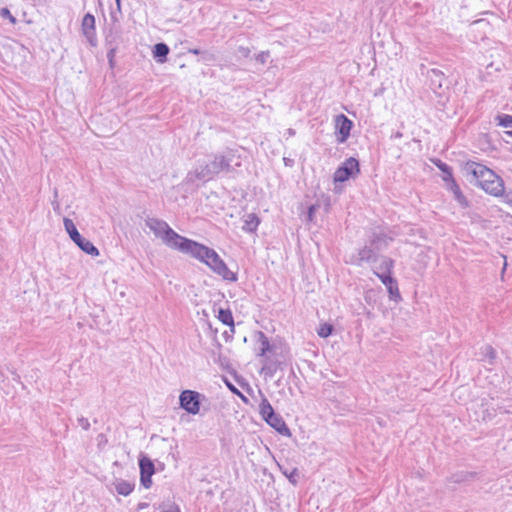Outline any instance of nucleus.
I'll list each match as a JSON object with an SVG mask.
<instances>
[{"mask_svg":"<svg viewBox=\"0 0 512 512\" xmlns=\"http://www.w3.org/2000/svg\"><path fill=\"white\" fill-rule=\"evenodd\" d=\"M360 173L361 170L358 159L349 157L338 166L333 174V181L335 184L343 183L351 178H356Z\"/></svg>","mask_w":512,"mask_h":512,"instance_id":"6","label":"nucleus"},{"mask_svg":"<svg viewBox=\"0 0 512 512\" xmlns=\"http://www.w3.org/2000/svg\"><path fill=\"white\" fill-rule=\"evenodd\" d=\"M260 224V218L255 213H250L246 216L242 229L247 233H253L257 230Z\"/></svg>","mask_w":512,"mask_h":512,"instance_id":"28","label":"nucleus"},{"mask_svg":"<svg viewBox=\"0 0 512 512\" xmlns=\"http://www.w3.org/2000/svg\"><path fill=\"white\" fill-rule=\"evenodd\" d=\"M325 206H326V211H328L329 207H330V199L329 198L326 199V205Z\"/></svg>","mask_w":512,"mask_h":512,"instance_id":"54","label":"nucleus"},{"mask_svg":"<svg viewBox=\"0 0 512 512\" xmlns=\"http://www.w3.org/2000/svg\"><path fill=\"white\" fill-rule=\"evenodd\" d=\"M239 51L240 53L244 56V57H248L249 56V53H250V49L247 48V47H239Z\"/></svg>","mask_w":512,"mask_h":512,"instance_id":"45","label":"nucleus"},{"mask_svg":"<svg viewBox=\"0 0 512 512\" xmlns=\"http://www.w3.org/2000/svg\"><path fill=\"white\" fill-rule=\"evenodd\" d=\"M446 187L449 191H451L454 195V199L459 203V205L463 208H467L469 206V201L462 193L458 183L454 179L452 182L446 184Z\"/></svg>","mask_w":512,"mask_h":512,"instance_id":"21","label":"nucleus"},{"mask_svg":"<svg viewBox=\"0 0 512 512\" xmlns=\"http://www.w3.org/2000/svg\"><path fill=\"white\" fill-rule=\"evenodd\" d=\"M499 197L502 198V201L509 205L512 208V190L506 191L505 187L503 186V193L499 195Z\"/></svg>","mask_w":512,"mask_h":512,"instance_id":"36","label":"nucleus"},{"mask_svg":"<svg viewBox=\"0 0 512 512\" xmlns=\"http://www.w3.org/2000/svg\"><path fill=\"white\" fill-rule=\"evenodd\" d=\"M379 260L381 263L378 267V275H390L393 274V269L395 266V260L388 256H380Z\"/></svg>","mask_w":512,"mask_h":512,"instance_id":"25","label":"nucleus"},{"mask_svg":"<svg viewBox=\"0 0 512 512\" xmlns=\"http://www.w3.org/2000/svg\"><path fill=\"white\" fill-rule=\"evenodd\" d=\"M115 55H116V48L115 47L110 48L109 51L107 52V59H108L109 66L111 68H114V66H115V61H114Z\"/></svg>","mask_w":512,"mask_h":512,"instance_id":"40","label":"nucleus"},{"mask_svg":"<svg viewBox=\"0 0 512 512\" xmlns=\"http://www.w3.org/2000/svg\"><path fill=\"white\" fill-rule=\"evenodd\" d=\"M121 0H115V4L119 6Z\"/></svg>","mask_w":512,"mask_h":512,"instance_id":"57","label":"nucleus"},{"mask_svg":"<svg viewBox=\"0 0 512 512\" xmlns=\"http://www.w3.org/2000/svg\"><path fill=\"white\" fill-rule=\"evenodd\" d=\"M148 506H149V504H148V503H146V502H140V503H138V505H137V510H138V511L144 510V509H146Z\"/></svg>","mask_w":512,"mask_h":512,"instance_id":"50","label":"nucleus"},{"mask_svg":"<svg viewBox=\"0 0 512 512\" xmlns=\"http://www.w3.org/2000/svg\"><path fill=\"white\" fill-rule=\"evenodd\" d=\"M427 80L429 88L437 96H442L444 94V84L447 82V79L441 70L436 68L428 70Z\"/></svg>","mask_w":512,"mask_h":512,"instance_id":"12","label":"nucleus"},{"mask_svg":"<svg viewBox=\"0 0 512 512\" xmlns=\"http://www.w3.org/2000/svg\"><path fill=\"white\" fill-rule=\"evenodd\" d=\"M233 334L234 333H231L230 330L229 331H225L223 333V337L225 338L226 341H229L233 338Z\"/></svg>","mask_w":512,"mask_h":512,"instance_id":"49","label":"nucleus"},{"mask_svg":"<svg viewBox=\"0 0 512 512\" xmlns=\"http://www.w3.org/2000/svg\"><path fill=\"white\" fill-rule=\"evenodd\" d=\"M63 224H64L65 231L67 232V234L69 235V237L72 241L79 238V236L81 234L77 230L72 219L64 217Z\"/></svg>","mask_w":512,"mask_h":512,"instance_id":"29","label":"nucleus"},{"mask_svg":"<svg viewBox=\"0 0 512 512\" xmlns=\"http://www.w3.org/2000/svg\"><path fill=\"white\" fill-rule=\"evenodd\" d=\"M84 253L96 257L99 256L100 252L98 248L88 239L84 238L82 235L79 236L78 239L73 241Z\"/></svg>","mask_w":512,"mask_h":512,"instance_id":"19","label":"nucleus"},{"mask_svg":"<svg viewBox=\"0 0 512 512\" xmlns=\"http://www.w3.org/2000/svg\"><path fill=\"white\" fill-rule=\"evenodd\" d=\"M122 14L121 3L116 5V8L110 11V25L105 29L106 41H109L111 37L119 36L122 33L120 25L119 15Z\"/></svg>","mask_w":512,"mask_h":512,"instance_id":"16","label":"nucleus"},{"mask_svg":"<svg viewBox=\"0 0 512 512\" xmlns=\"http://www.w3.org/2000/svg\"><path fill=\"white\" fill-rule=\"evenodd\" d=\"M145 224L153 231L156 237H160L165 245L171 249L182 251L189 238L175 232L169 224L159 218L148 217Z\"/></svg>","mask_w":512,"mask_h":512,"instance_id":"4","label":"nucleus"},{"mask_svg":"<svg viewBox=\"0 0 512 512\" xmlns=\"http://www.w3.org/2000/svg\"><path fill=\"white\" fill-rule=\"evenodd\" d=\"M463 170L467 175L472 176L470 183L475 181V185L479 186L487 194L499 197L503 193V179L487 166L468 160L464 163Z\"/></svg>","mask_w":512,"mask_h":512,"instance_id":"3","label":"nucleus"},{"mask_svg":"<svg viewBox=\"0 0 512 512\" xmlns=\"http://www.w3.org/2000/svg\"><path fill=\"white\" fill-rule=\"evenodd\" d=\"M169 47L166 43L160 42L153 46V58L158 63H165L167 61V56L169 54Z\"/></svg>","mask_w":512,"mask_h":512,"instance_id":"23","label":"nucleus"},{"mask_svg":"<svg viewBox=\"0 0 512 512\" xmlns=\"http://www.w3.org/2000/svg\"><path fill=\"white\" fill-rule=\"evenodd\" d=\"M227 386H228L229 390H230L233 394H235V395H237V394L240 392V391H239V390H238V389H237L233 384H231V383H229V382L227 383Z\"/></svg>","mask_w":512,"mask_h":512,"instance_id":"48","label":"nucleus"},{"mask_svg":"<svg viewBox=\"0 0 512 512\" xmlns=\"http://www.w3.org/2000/svg\"><path fill=\"white\" fill-rule=\"evenodd\" d=\"M431 162L442 172V180L446 184L452 182L455 179L453 176L452 167L449 166L447 163L443 162L439 158H432Z\"/></svg>","mask_w":512,"mask_h":512,"instance_id":"18","label":"nucleus"},{"mask_svg":"<svg viewBox=\"0 0 512 512\" xmlns=\"http://www.w3.org/2000/svg\"><path fill=\"white\" fill-rule=\"evenodd\" d=\"M96 20L93 14L86 13L82 19L81 31L92 47L97 46Z\"/></svg>","mask_w":512,"mask_h":512,"instance_id":"13","label":"nucleus"},{"mask_svg":"<svg viewBox=\"0 0 512 512\" xmlns=\"http://www.w3.org/2000/svg\"><path fill=\"white\" fill-rule=\"evenodd\" d=\"M258 336V342L261 344L260 352L258 353V356L264 357L268 354V350L270 349V341L266 334L262 331L257 332Z\"/></svg>","mask_w":512,"mask_h":512,"instance_id":"30","label":"nucleus"},{"mask_svg":"<svg viewBox=\"0 0 512 512\" xmlns=\"http://www.w3.org/2000/svg\"><path fill=\"white\" fill-rule=\"evenodd\" d=\"M51 204H52L54 212L56 214L60 215L61 207H60V203L58 201V190L57 189H54V199L52 200Z\"/></svg>","mask_w":512,"mask_h":512,"instance_id":"39","label":"nucleus"},{"mask_svg":"<svg viewBox=\"0 0 512 512\" xmlns=\"http://www.w3.org/2000/svg\"><path fill=\"white\" fill-rule=\"evenodd\" d=\"M262 358L263 366L260 373L263 374L265 378H272L277 370H282L285 365V357L282 352H280L279 355H266Z\"/></svg>","mask_w":512,"mask_h":512,"instance_id":"10","label":"nucleus"},{"mask_svg":"<svg viewBox=\"0 0 512 512\" xmlns=\"http://www.w3.org/2000/svg\"><path fill=\"white\" fill-rule=\"evenodd\" d=\"M366 316H367L368 318H372L374 315H373V313H372L371 311L367 310V311H366Z\"/></svg>","mask_w":512,"mask_h":512,"instance_id":"56","label":"nucleus"},{"mask_svg":"<svg viewBox=\"0 0 512 512\" xmlns=\"http://www.w3.org/2000/svg\"><path fill=\"white\" fill-rule=\"evenodd\" d=\"M482 408V419L484 421H491L497 416V409L495 407L489 406L485 400H482L481 403Z\"/></svg>","mask_w":512,"mask_h":512,"instance_id":"31","label":"nucleus"},{"mask_svg":"<svg viewBox=\"0 0 512 512\" xmlns=\"http://www.w3.org/2000/svg\"><path fill=\"white\" fill-rule=\"evenodd\" d=\"M0 17H2L3 19H7L13 25L17 23L16 17L12 15V13L7 7H3L0 9Z\"/></svg>","mask_w":512,"mask_h":512,"instance_id":"35","label":"nucleus"},{"mask_svg":"<svg viewBox=\"0 0 512 512\" xmlns=\"http://www.w3.org/2000/svg\"><path fill=\"white\" fill-rule=\"evenodd\" d=\"M157 510H159V512H181L179 506L176 505L175 503H172V504L162 503L157 507Z\"/></svg>","mask_w":512,"mask_h":512,"instance_id":"34","label":"nucleus"},{"mask_svg":"<svg viewBox=\"0 0 512 512\" xmlns=\"http://www.w3.org/2000/svg\"><path fill=\"white\" fill-rule=\"evenodd\" d=\"M77 422L85 431L90 429V423L87 418L81 416L77 419Z\"/></svg>","mask_w":512,"mask_h":512,"instance_id":"42","label":"nucleus"},{"mask_svg":"<svg viewBox=\"0 0 512 512\" xmlns=\"http://www.w3.org/2000/svg\"><path fill=\"white\" fill-rule=\"evenodd\" d=\"M268 353L271 354V356L279 355V353H277V345H276V343H271L270 342V349L268 350Z\"/></svg>","mask_w":512,"mask_h":512,"instance_id":"44","label":"nucleus"},{"mask_svg":"<svg viewBox=\"0 0 512 512\" xmlns=\"http://www.w3.org/2000/svg\"><path fill=\"white\" fill-rule=\"evenodd\" d=\"M237 396L240 397L243 402H245V403L248 402V398L245 395H243V393H241V391L237 394Z\"/></svg>","mask_w":512,"mask_h":512,"instance_id":"52","label":"nucleus"},{"mask_svg":"<svg viewBox=\"0 0 512 512\" xmlns=\"http://www.w3.org/2000/svg\"><path fill=\"white\" fill-rule=\"evenodd\" d=\"M181 252L207 265L224 281L236 282L238 280L237 274L228 268L219 254L202 243L188 239Z\"/></svg>","mask_w":512,"mask_h":512,"instance_id":"2","label":"nucleus"},{"mask_svg":"<svg viewBox=\"0 0 512 512\" xmlns=\"http://www.w3.org/2000/svg\"><path fill=\"white\" fill-rule=\"evenodd\" d=\"M504 135H506L508 137H512V130L505 131Z\"/></svg>","mask_w":512,"mask_h":512,"instance_id":"55","label":"nucleus"},{"mask_svg":"<svg viewBox=\"0 0 512 512\" xmlns=\"http://www.w3.org/2000/svg\"><path fill=\"white\" fill-rule=\"evenodd\" d=\"M295 133H296V132H295V130H294L293 128H289V129H287V131H286V134H287L289 137L294 136V135H295Z\"/></svg>","mask_w":512,"mask_h":512,"instance_id":"51","label":"nucleus"},{"mask_svg":"<svg viewBox=\"0 0 512 512\" xmlns=\"http://www.w3.org/2000/svg\"><path fill=\"white\" fill-rule=\"evenodd\" d=\"M392 241L393 237L388 236L386 233L373 232L367 243L379 255L380 252L386 250L389 247Z\"/></svg>","mask_w":512,"mask_h":512,"instance_id":"15","label":"nucleus"},{"mask_svg":"<svg viewBox=\"0 0 512 512\" xmlns=\"http://www.w3.org/2000/svg\"><path fill=\"white\" fill-rule=\"evenodd\" d=\"M335 136L338 144L345 143L350 137L354 123L345 114L335 116Z\"/></svg>","mask_w":512,"mask_h":512,"instance_id":"9","label":"nucleus"},{"mask_svg":"<svg viewBox=\"0 0 512 512\" xmlns=\"http://www.w3.org/2000/svg\"><path fill=\"white\" fill-rule=\"evenodd\" d=\"M152 476L153 475H140V483L145 489H149L152 487Z\"/></svg>","mask_w":512,"mask_h":512,"instance_id":"38","label":"nucleus"},{"mask_svg":"<svg viewBox=\"0 0 512 512\" xmlns=\"http://www.w3.org/2000/svg\"><path fill=\"white\" fill-rule=\"evenodd\" d=\"M374 275L381 281V283L386 287L388 292V297L391 301L399 303L402 301V296L399 291L398 281L393 276L390 275H378L377 271H374Z\"/></svg>","mask_w":512,"mask_h":512,"instance_id":"11","label":"nucleus"},{"mask_svg":"<svg viewBox=\"0 0 512 512\" xmlns=\"http://www.w3.org/2000/svg\"><path fill=\"white\" fill-rule=\"evenodd\" d=\"M138 465L140 470V475H154L156 472V467L154 462L144 454L139 455Z\"/></svg>","mask_w":512,"mask_h":512,"instance_id":"20","label":"nucleus"},{"mask_svg":"<svg viewBox=\"0 0 512 512\" xmlns=\"http://www.w3.org/2000/svg\"><path fill=\"white\" fill-rule=\"evenodd\" d=\"M375 296V292L373 290H369L365 293L364 299L368 304L372 303V298Z\"/></svg>","mask_w":512,"mask_h":512,"instance_id":"43","label":"nucleus"},{"mask_svg":"<svg viewBox=\"0 0 512 512\" xmlns=\"http://www.w3.org/2000/svg\"><path fill=\"white\" fill-rule=\"evenodd\" d=\"M241 156L237 149L227 147L207 155V161L189 171L184 179L187 185H202L225 176H230L241 167Z\"/></svg>","mask_w":512,"mask_h":512,"instance_id":"1","label":"nucleus"},{"mask_svg":"<svg viewBox=\"0 0 512 512\" xmlns=\"http://www.w3.org/2000/svg\"><path fill=\"white\" fill-rule=\"evenodd\" d=\"M279 470L288 479V481L296 486L300 477V471L297 467L286 466L278 463Z\"/></svg>","mask_w":512,"mask_h":512,"instance_id":"22","label":"nucleus"},{"mask_svg":"<svg viewBox=\"0 0 512 512\" xmlns=\"http://www.w3.org/2000/svg\"><path fill=\"white\" fill-rule=\"evenodd\" d=\"M202 399H205V395L195 390L185 389L179 395V407L188 414L197 415L200 412Z\"/></svg>","mask_w":512,"mask_h":512,"instance_id":"7","label":"nucleus"},{"mask_svg":"<svg viewBox=\"0 0 512 512\" xmlns=\"http://www.w3.org/2000/svg\"><path fill=\"white\" fill-rule=\"evenodd\" d=\"M114 485H115L116 492L122 496L130 495L135 488L134 482H129V481L122 480V479L117 480Z\"/></svg>","mask_w":512,"mask_h":512,"instance_id":"27","label":"nucleus"},{"mask_svg":"<svg viewBox=\"0 0 512 512\" xmlns=\"http://www.w3.org/2000/svg\"><path fill=\"white\" fill-rule=\"evenodd\" d=\"M319 207H320V204H318V203L311 204L308 207V211H307V221L308 222H313L315 213Z\"/></svg>","mask_w":512,"mask_h":512,"instance_id":"37","label":"nucleus"},{"mask_svg":"<svg viewBox=\"0 0 512 512\" xmlns=\"http://www.w3.org/2000/svg\"><path fill=\"white\" fill-rule=\"evenodd\" d=\"M283 161H284L285 166H287V167H292L294 165L293 159L284 157Z\"/></svg>","mask_w":512,"mask_h":512,"instance_id":"47","label":"nucleus"},{"mask_svg":"<svg viewBox=\"0 0 512 512\" xmlns=\"http://www.w3.org/2000/svg\"><path fill=\"white\" fill-rule=\"evenodd\" d=\"M379 260V255L372 249V247L367 243L361 249L357 251V253H353L349 256V259L346 260L347 264L354 266H362L364 263H376Z\"/></svg>","mask_w":512,"mask_h":512,"instance_id":"8","label":"nucleus"},{"mask_svg":"<svg viewBox=\"0 0 512 512\" xmlns=\"http://www.w3.org/2000/svg\"><path fill=\"white\" fill-rule=\"evenodd\" d=\"M269 56V51H262L255 56V60L261 64H264L266 63Z\"/></svg>","mask_w":512,"mask_h":512,"instance_id":"41","label":"nucleus"},{"mask_svg":"<svg viewBox=\"0 0 512 512\" xmlns=\"http://www.w3.org/2000/svg\"><path fill=\"white\" fill-rule=\"evenodd\" d=\"M495 122L498 126H501L504 128H512V115L498 114L495 117Z\"/></svg>","mask_w":512,"mask_h":512,"instance_id":"32","label":"nucleus"},{"mask_svg":"<svg viewBox=\"0 0 512 512\" xmlns=\"http://www.w3.org/2000/svg\"><path fill=\"white\" fill-rule=\"evenodd\" d=\"M261 402L259 404V414L261 418L276 432L282 436L290 437L291 431L285 423L283 417L276 413L267 397L260 392Z\"/></svg>","mask_w":512,"mask_h":512,"instance_id":"5","label":"nucleus"},{"mask_svg":"<svg viewBox=\"0 0 512 512\" xmlns=\"http://www.w3.org/2000/svg\"><path fill=\"white\" fill-rule=\"evenodd\" d=\"M496 409H497V412L499 411L500 413H510L509 410H506V409H504V407H501V406H498Z\"/></svg>","mask_w":512,"mask_h":512,"instance_id":"53","label":"nucleus"},{"mask_svg":"<svg viewBox=\"0 0 512 512\" xmlns=\"http://www.w3.org/2000/svg\"><path fill=\"white\" fill-rule=\"evenodd\" d=\"M474 480H484L483 474L476 471H456L446 478L447 483L467 485Z\"/></svg>","mask_w":512,"mask_h":512,"instance_id":"14","label":"nucleus"},{"mask_svg":"<svg viewBox=\"0 0 512 512\" xmlns=\"http://www.w3.org/2000/svg\"><path fill=\"white\" fill-rule=\"evenodd\" d=\"M217 318L222 324L230 328L231 333H235L234 318L230 308H219Z\"/></svg>","mask_w":512,"mask_h":512,"instance_id":"24","label":"nucleus"},{"mask_svg":"<svg viewBox=\"0 0 512 512\" xmlns=\"http://www.w3.org/2000/svg\"><path fill=\"white\" fill-rule=\"evenodd\" d=\"M334 332V326L331 323L325 322L320 324V327L317 329V334L321 338H327L331 336Z\"/></svg>","mask_w":512,"mask_h":512,"instance_id":"33","label":"nucleus"},{"mask_svg":"<svg viewBox=\"0 0 512 512\" xmlns=\"http://www.w3.org/2000/svg\"><path fill=\"white\" fill-rule=\"evenodd\" d=\"M187 52L197 55L199 57L197 61L205 65H211L217 60L216 55L207 49L187 48Z\"/></svg>","mask_w":512,"mask_h":512,"instance_id":"17","label":"nucleus"},{"mask_svg":"<svg viewBox=\"0 0 512 512\" xmlns=\"http://www.w3.org/2000/svg\"><path fill=\"white\" fill-rule=\"evenodd\" d=\"M480 354L482 356V358L480 359L481 361H486L490 365L495 363V360L497 358V351L490 344L482 346L480 348Z\"/></svg>","mask_w":512,"mask_h":512,"instance_id":"26","label":"nucleus"},{"mask_svg":"<svg viewBox=\"0 0 512 512\" xmlns=\"http://www.w3.org/2000/svg\"><path fill=\"white\" fill-rule=\"evenodd\" d=\"M402 137H403V133L400 130H398L395 133L391 134L390 139L394 140V139H399V138H402Z\"/></svg>","mask_w":512,"mask_h":512,"instance_id":"46","label":"nucleus"}]
</instances>
